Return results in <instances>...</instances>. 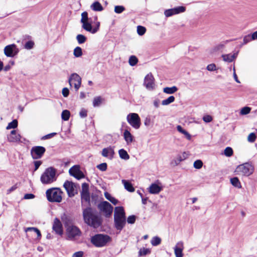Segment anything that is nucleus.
Wrapping results in <instances>:
<instances>
[{"label":"nucleus","mask_w":257,"mask_h":257,"mask_svg":"<svg viewBox=\"0 0 257 257\" xmlns=\"http://www.w3.org/2000/svg\"><path fill=\"white\" fill-rule=\"evenodd\" d=\"M102 102V98L100 96L95 97L93 99V105L94 107L99 106Z\"/></svg>","instance_id":"38"},{"label":"nucleus","mask_w":257,"mask_h":257,"mask_svg":"<svg viewBox=\"0 0 257 257\" xmlns=\"http://www.w3.org/2000/svg\"><path fill=\"white\" fill-rule=\"evenodd\" d=\"M63 186L66 190L69 197H73L76 193V192H75L76 185L72 182L66 181L65 182Z\"/></svg>","instance_id":"14"},{"label":"nucleus","mask_w":257,"mask_h":257,"mask_svg":"<svg viewBox=\"0 0 257 257\" xmlns=\"http://www.w3.org/2000/svg\"><path fill=\"white\" fill-rule=\"evenodd\" d=\"M203 120L206 122H210L212 120V117L209 115H206L203 116Z\"/></svg>","instance_id":"59"},{"label":"nucleus","mask_w":257,"mask_h":257,"mask_svg":"<svg viewBox=\"0 0 257 257\" xmlns=\"http://www.w3.org/2000/svg\"><path fill=\"white\" fill-rule=\"evenodd\" d=\"M253 171V166L248 163H245L238 165L235 170V172L237 174L246 176H248L252 174Z\"/></svg>","instance_id":"6"},{"label":"nucleus","mask_w":257,"mask_h":257,"mask_svg":"<svg viewBox=\"0 0 257 257\" xmlns=\"http://www.w3.org/2000/svg\"><path fill=\"white\" fill-rule=\"evenodd\" d=\"M155 79L151 73L146 75L144 79V84L148 90H153L155 86Z\"/></svg>","instance_id":"15"},{"label":"nucleus","mask_w":257,"mask_h":257,"mask_svg":"<svg viewBox=\"0 0 257 257\" xmlns=\"http://www.w3.org/2000/svg\"><path fill=\"white\" fill-rule=\"evenodd\" d=\"M114 154V150L111 147L103 149L101 152L103 157L108 158L110 160L112 159Z\"/></svg>","instance_id":"19"},{"label":"nucleus","mask_w":257,"mask_h":257,"mask_svg":"<svg viewBox=\"0 0 257 257\" xmlns=\"http://www.w3.org/2000/svg\"><path fill=\"white\" fill-rule=\"evenodd\" d=\"M81 198L82 200L85 202H89L90 201V194L89 193H81Z\"/></svg>","instance_id":"42"},{"label":"nucleus","mask_w":257,"mask_h":257,"mask_svg":"<svg viewBox=\"0 0 257 257\" xmlns=\"http://www.w3.org/2000/svg\"><path fill=\"white\" fill-rule=\"evenodd\" d=\"M21 135L17 134L16 130L12 131L10 134L8 136V140L11 143L23 142V141H21Z\"/></svg>","instance_id":"17"},{"label":"nucleus","mask_w":257,"mask_h":257,"mask_svg":"<svg viewBox=\"0 0 257 257\" xmlns=\"http://www.w3.org/2000/svg\"><path fill=\"white\" fill-rule=\"evenodd\" d=\"M79 115L81 118L86 117L87 116V111L84 108H82L79 112Z\"/></svg>","instance_id":"56"},{"label":"nucleus","mask_w":257,"mask_h":257,"mask_svg":"<svg viewBox=\"0 0 257 257\" xmlns=\"http://www.w3.org/2000/svg\"><path fill=\"white\" fill-rule=\"evenodd\" d=\"M183 243L178 242L174 247V252L176 257H183Z\"/></svg>","instance_id":"20"},{"label":"nucleus","mask_w":257,"mask_h":257,"mask_svg":"<svg viewBox=\"0 0 257 257\" xmlns=\"http://www.w3.org/2000/svg\"><path fill=\"white\" fill-rule=\"evenodd\" d=\"M62 192L58 188H52L46 191V195L47 200L51 202H61Z\"/></svg>","instance_id":"4"},{"label":"nucleus","mask_w":257,"mask_h":257,"mask_svg":"<svg viewBox=\"0 0 257 257\" xmlns=\"http://www.w3.org/2000/svg\"><path fill=\"white\" fill-rule=\"evenodd\" d=\"M56 134H57L56 133H50L49 134L46 135L42 137L41 138V140H47V139H50L54 137L55 136H56Z\"/></svg>","instance_id":"54"},{"label":"nucleus","mask_w":257,"mask_h":257,"mask_svg":"<svg viewBox=\"0 0 257 257\" xmlns=\"http://www.w3.org/2000/svg\"><path fill=\"white\" fill-rule=\"evenodd\" d=\"M88 20V13L86 12H84L81 14V23H83L85 22H87Z\"/></svg>","instance_id":"50"},{"label":"nucleus","mask_w":257,"mask_h":257,"mask_svg":"<svg viewBox=\"0 0 257 257\" xmlns=\"http://www.w3.org/2000/svg\"><path fill=\"white\" fill-rule=\"evenodd\" d=\"M136 217L135 215L129 216L127 218V222L130 224H134L135 222Z\"/></svg>","instance_id":"55"},{"label":"nucleus","mask_w":257,"mask_h":257,"mask_svg":"<svg viewBox=\"0 0 257 257\" xmlns=\"http://www.w3.org/2000/svg\"><path fill=\"white\" fill-rule=\"evenodd\" d=\"M146 31V29L144 27L142 26H138L137 27V32L139 35H143L145 33Z\"/></svg>","instance_id":"43"},{"label":"nucleus","mask_w":257,"mask_h":257,"mask_svg":"<svg viewBox=\"0 0 257 257\" xmlns=\"http://www.w3.org/2000/svg\"><path fill=\"white\" fill-rule=\"evenodd\" d=\"M86 37L82 34H78L76 36V40L79 44L84 43L86 41Z\"/></svg>","instance_id":"37"},{"label":"nucleus","mask_w":257,"mask_h":257,"mask_svg":"<svg viewBox=\"0 0 257 257\" xmlns=\"http://www.w3.org/2000/svg\"><path fill=\"white\" fill-rule=\"evenodd\" d=\"M178 90V88L175 86H172L171 87H166L164 88L163 92L167 94H173Z\"/></svg>","instance_id":"27"},{"label":"nucleus","mask_w":257,"mask_h":257,"mask_svg":"<svg viewBox=\"0 0 257 257\" xmlns=\"http://www.w3.org/2000/svg\"><path fill=\"white\" fill-rule=\"evenodd\" d=\"M62 221L67 228L68 226L70 225H73V220L69 216H66L64 217L63 218H62Z\"/></svg>","instance_id":"30"},{"label":"nucleus","mask_w":257,"mask_h":257,"mask_svg":"<svg viewBox=\"0 0 257 257\" xmlns=\"http://www.w3.org/2000/svg\"><path fill=\"white\" fill-rule=\"evenodd\" d=\"M184 158H183L181 155H178L176 158L172 162V164H174L175 166L178 165L181 161L184 160Z\"/></svg>","instance_id":"49"},{"label":"nucleus","mask_w":257,"mask_h":257,"mask_svg":"<svg viewBox=\"0 0 257 257\" xmlns=\"http://www.w3.org/2000/svg\"><path fill=\"white\" fill-rule=\"evenodd\" d=\"M35 197V195L31 193L26 194L24 195V198L25 199H33Z\"/></svg>","instance_id":"61"},{"label":"nucleus","mask_w":257,"mask_h":257,"mask_svg":"<svg viewBox=\"0 0 257 257\" xmlns=\"http://www.w3.org/2000/svg\"><path fill=\"white\" fill-rule=\"evenodd\" d=\"M128 123L135 129H139L141 125V118L138 114L130 113L126 116Z\"/></svg>","instance_id":"8"},{"label":"nucleus","mask_w":257,"mask_h":257,"mask_svg":"<svg viewBox=\"0 0 257 257\" xmlns=\"http://www.w3.org/2000/svg\"><path fill=\"white\" fill-rule=\"evenodd\" d=\"M203 163L202 161L197 160L194 162L193 166L195 169H199L202 168Z\"/></svg>","instance_id":"47"},{"label":"nucleus","mask_w":257,"mask_h":257,"mask_svg":"<svg viewBox=\"0 0 257 257\" xmlns=\"http://www.w3.org/2000/svg\"><path fill=\"white\" fill-rule=\"evenodd\" d=\"M34 42L32 41H28L24 45V48L27 50H30L34 47Z\"/></svg>","instance_id":"46"},{"label":"nucleus","mask_w":257,"mask_h":257,"mask_svg":"<svg viewBox=\"0 0 257 257\" xmlns=\"http://www.w3.org/2000/svg\"><path fill=\"white\" fill-rule=\"evenodd\" d=\"M119 157L123 160H127L130 159V156L127 152L123 149H121L118 151Z\"/></svg>","instance_id":"26"},{"label":"nucleus","mask_w":257,"mask_h":257,"mask_svg":"<svg viewBox=\"0 0 257 257\" xmlns=\"http://www.w3.org/2000/svg\"><path fill=\"white\" fill-rule=\"evenodd\" d=\"M69 173L71 176L78 180L84 178V175L80 170L79 165L73 166L69 169Z\"/></svg>","instance_id":"12"},{"label":"nucleus","mask_w":257,"mask_h":257,"mask_svg":"<svg viewBox=\"0 0 257 257\" xmlns=\"http://www.w3.org/2000/svg\"><path fill=\"white\" fill-rule=\"evenodd\" d=\"M185 11V7L179 6L173 9H168L165 11L164 15L166 17H171L174 15L183 13Z\"/></svg>","instance_id":"16"},{"label":"nucleus","mask_w":257,"mask_h":257,"mask_svg":"<svg viewBox=\"0 0 257 257\" xmlns=\"http://www.w3.org/2000/svg\"><path fill=\"white\" fill-rule=\"evenodd\" d=\"M251 40H252V39H251V36L249 35H246V36H244L243 38V43L242 45H245V44H247V43L249 42Z\"/></svg>","instance_id":"57"},{"label":"nucleus","mask_w":257,"mask_h":257,"mask_svg":"<svg viewBox=\"0 0 257 257\" xmlns=\"http://www.w3.org/2000/svg\"><path fill=\"white\" fill-rule=\"evenodd\" d=\"M83 255V252L82 251H79L75 252L72 255V257H82Z\"/></svg>","instance_id":"62"},{"label":"nucleus","mask_w":257,"mask_h":257,"mask_svg":"<svg viewBox=\"0 0 257 257\" xmlns=\"http://www.w3.org/2000/svg\"><path fill=\"white\" fill-rule=\"evenodd\" d=\"M66 230L68 237L71 239H73L77 236H80L81 233L78 227L74 225L68 226Z\"/></svg>","instance_id":"11"},{"label":"nucleus","mask_w":257,"mask_h":257,"mask_svg":"<svg viewBox=\"0 0 257 257\" xmlns=\"http://www.w3.org/2000/svg\"><path fill=\"white\" fill-rule=\"evenodd\" d=\"M124 188L130 192H133L135 191V188L133 186L132 183L125 180H122Z\"/></svg>","instance_id":"24"},{"label":"nucleus","mask_w":257,"mask_h":257,"mask_svg":"<svg viewBox=\"0 0 257 257\" xmlns=\"http://www.w3.org/2000/svg\"><path fill=\"white\" fill-rule=\"evenodd\" d=\"M104 196L106 198V199L109 200L111 203H112L114 205H116L118 202L116 199L112 197L111 195L107 192H105L104 193Z\"/></svg>","instance_id":"28"},{"label":"nucleus","mask_w":257,"mask_h":257,"mask_svg":"<svg viewBox=\"0 0 257 257\" xmlns=\"http://www.w3.org/2000/svg\"><path fill=\"white\" fill-rule=\"evenodd\" d=\"M19 52V49L15 44L6 46L4 48V54L9 57H13Z\"/></svg>","instance_id":"10"},{"label":"nucleus","mask_w":257,"mask_h":257,"mask_svg":"<svg viewBox=\"0 0 257 257\" xmlns=\"http://www.w3.org/2000/svg\"><path fill=\"white\" fill-rule=\"evenodd\" d=\"M70 112L68 110H64L62 112L61 117L64 121H67L69 119Z\"/></svg>","instance_id":"35"},{"label":"nucleus","mask_w":257,"mask_h":257,"mask_svg":"<svg viewBox=\"0 0 257 257\" xmlns=\"http://www.w3.org/2000/svg\"><path fill=\"white\" fill-rule=\"evenodd\" d=\"M82 28L85 30V31L90 32L91 34H93V28L92 25L90 23L87 22H85L82 23Z\"/></svg>","instance_id":"25"},{"label":"nucleus","mask_w":257,"mask_h":257,"mask_svg":"<svg viewBox=\"0 0 257 257\" xmlns=\"http://www.w3.org/2000/svg\"><path fill=\"white\" fill-rule=\"evenodd\" d=\"M107 164L103 163L97 166V168L101 171H105L107 169Z\"/></svg>","instance_id":"51"},{"label":"nucleus","mask_w":257,"mask_h":257,"mask_svg":"<svg viewBox=\"0 0 257 257\" xmlns=\"http://www.w3.org/2000/svg\"><path fill=\"white\" fill-rule=\"evenodd\" d=\"M175 97L174 96H170L168 98L163 100L162 101L163 105H168L175 101Z\"/></svg>","instance_id":"33"},{"label":"nucleus","mask_w":257,"mask_h":257,"mask_svg":"<svg viewBox=\"0 0 257 257\" xmlns=\"http://www.w3.org/2000/svg\"><path fill=\"white\" fill-rule=\"evenodd\" d=\"M231 184L235 187L240 188L241 187L240 182L237 177H233L230 179Z\"/></svg>","instance_id":"32"},{"label":"nucleus","mask_w":257,"mask_h":257,"mask_svg":"<svg viewBox=\"0 0 257 257\" xmlns=\"http://www.w3.org/2000/svg\"><path fill=\"white\" fill-rule=\"evenodd\" d=\"M149 253H150V250L149 248H143L139 251L140 255H145Z\"/></svg>","instance_id":"53"},{"label":"nucleus","mask_w":257,"mask_h":257,"mask_svg":"<svg viewBox=\"0 0 257 257\" xmlns=\"http://www.w3.org/2000/svg\"><path fill=\"white\" fill-rule=\"evenodd\" d=\"M224 154L226 157H231L233 154V150L230 147H227L225 149L224 151Z\"/></svg>","instance_id":"41"},{"label":"nucleus","mask_w":257,"mask_h":257,"mask_svg":"<svg viewBox=\"0 0 257 257\" xmlns=\"http://www.w3.org/2000/svg\"><path fill=\"white\" fill-rule=\"evenodd\" d=\"M91 9L96 12H100L103 10V8L100 3L98 2H94L91 6Z\"/></svg>","instance_id":"23"},{"label":"nucleus","mask_w":257,"mask_h":257,"mask_svg":"<svg viewBox=\"0 0 257 257\" xmlns=\"http://www.w3.org/2000/svg\"><path fill=\"white\" fill-rule=\"evenodd\" d=\"M111 240V238L108 235L97 234L92 236L91 242L96 247H103Z\"/></svg>","instance_id":"5"},{"label":"nucleus","mask_w":257,"mask_h":257,"mask_svg":"<svg viewBox=\"0 0 257 257\" xmlns=\"http://www.w3.org/2000/svg\"><path fill=\"white\" fill-rule=\"evenodd\" d=\"M42 164V162L41 161H37L34 162L35 165V171H36L40 165Z\"/></svg>","instance_id":"63"},{"label":"nucleus","mask_w":257,"mask_h":257,"mask_svg":"<svg viewBox=\"0 0 257 257\" xmlns=\"http://www.w3.org/2000/svg\"><path fill=\"white\" fill-rule=\"evenodd\" d=\"M73 54L75 57H80L82 55V50L81 47H76L73 51Z\"/></svg>","instance_id":"36"},{"label":"nucleus","mask_w":257,"mask_h":257,"mask_svg":"<svg viewBox=\"0 0 257 257\" xmlns=\"http://www.w3.org/2000/svg\"><path fill=\"white\" fill-rule=\"evenodd\" d=\"M250 110L251 109L249 107H244L241 109L240 113L242 115L247 114L250 112Z\"/></svg>","instance_id":"52"},{"label":"nucleus","mask_w":257,"mask_h":257,"mask_svg":"<svg viewBox=\"0 0 257 257\" xmlns=\"http://www.w3.org/2000/svg\"><path fill=\"white\" fill-rule=\"evenodd\" d=\"M114 226L118 230L121 231L126 223L125 212L123 207H115L114 212Z\"/></svg>","instance_id":"2"},{"label":"nucleus","mask_w":257,"mask_h":257,"mask_svg":"<svg viewBox=\"0 0 257 257\" xmlns=\"http://www.w3.org/2000/svg\"><path fill=\"white\" fill-rule=\"evenodd\" d=\"M89 192V185L86 183H83L82 184V190L81 193H85Z\"/></svg>","instance_id":"45"},{"label":"nucleus","mask_w":257,"mask_h":257,"mask_svg":"<svg viewBox=\"0 0 257 257\" xmlns=\"http://www.w3.org/2000/svg\"><path fill=\"white\" fill-rule=\"evenodd\" d=\"M256 135L254 133H250L247 137V141L249 143H253L256 139Z\"/></svg>","instance_id":"48"},{"label":"nucleus","mask_w":257,"mask_h":257,"mask_svg":"<svg viewBox=\"0 0 257 257\" xmlns=\"http://www.w3.org/2000/svg\"><path fill=\"white\" fill-rule=\"evenodd\" d=\"M62 93L63 96L66 97L68 96L69 94V90L67 88L65 87L62 89Z\"/></svg>","instance_id":"60"},{"label":"nucleus","mask_w":257,"mask_h":257,"mask_svg":"<svg viewBox=\"0 0 257 257\" xmlns=\"http://www.w3.org/2000/svg\"><path fill=\"white\" fill-rule=\"evenodd\" d=\"M138 59L136 56L132 55L130 57L128 63L131 66H135L138 63Z\"/></svg>","instance_id":"34"},{"label":"nucleus","mask_w":257,"mask_h":257,"mask_svg":"<svg viewBox=\"0 0 257 257\" xmlns=\"http://www.w3.org/2000/svg\"><path fill=\"white\" fill-rule=\"evenodd\" d=\"M18 126V121L16 119L13 120L11 122L9 123L8 126L6 128L7 130H10L11 128H15Z\"/></svg>","instance_id":"39"},{"label":"nucleus","mask_w":257,"mask_h":257,"mask_svg":"<svg viewBox=\"0 0 257 257\" xmlns=\"http://www.w3.org/2000/svg\"><path fill=\"white\" fill-rule=\"evenodd\" d=\"M69 83L70 85L71 86V82L74 81V88L76 90V91H77L79 88H80L81 84V78L80 77V76L77 74V73H72L69 79H68Z\"/></svg>","instance_id":"13"},{"label":"nucleus","mask_w":257,"mask_h":257,"mask_svg":"<svg viewBox=\"0 0 257 257\" xmlns=\"http://www.w3.org/2000/svg\"><path fill=\"white\" fill-rule=\"evenodd\" d=\"M125 10V8L122 6H116L114 7V12L116 14H120Z\"/></svg>","instance_id":"44"},{"label":"nucleus","mask_w":257,"mask_h":257,"mask_svg":"<svg viewBox=\"0 0 257 257\" xmlns=\"http://www.w3.org/2000/svg\"><path fill=\"white\" fill-rule=\"evenodd\" d=\"M235 54H226V55H223L222 58L224 61L228 62H231L233 61V60L235 58Z\"/></svg>","instance_id":"29"},{"label":"nucleus","mask_w":257,"mask_h":257,"mask_svg":"<svg viewBox=\"0 0 257 257\" xmlns=\"http://www.w3.org/2000/svg\"><path fill=\"white\" fill-rule=\"evenodd\" d=\"M46 151V149L42 146L33 147L31 150L32 157L34 159H40Z\"/></svg>","instance_id":"9"},{"label":"nucleus","mask_w":257,"mask_h":257,"mask_svg":"<svg viewBox=\"0 0 257 257\" xmlns=\"http://www.w3.org/2000/svg\"><path fill=\"white\" fill-rule=\"evenodd\" d=\"M53 229L55 232L59 234H63L62 225L60 221L57 218H55L53 225Z\"/></svg>","instance_id":"18"},{"label":"nucleus","mask_w":257,"mask_h":257,"mask_svg":"<svg viewBox=\"0 0 257 257\" xmlns=\"http://www.w3.org/2000/svg\"><path fill=\"white\" fill-rule=\"evenodd\" d=\"M162 190L161 187L155 183H153L150 186L149 191L151 194H158Z\"/></svg>","instance_id":"22"},{"label":"nucleus","mask_w":257,"mask_h":257,"mask_svg":"<svg viewBox=\"0 0 257 257\" xmlns=\"http://www.w3.org/2000/svg\"><path fill=\"white\" fill-rule=\"evenodd\" d=\"M56 170L53 167H49L42 174L40 180L43 184H51L56 180Z\"/></svg>","instance_id":"3"},{"label":"nucleus","mask_w":257,"mask_h":257,"mask_svg":"<svg viewBox=\"0 0 257 257\" xmlns=\"http://www.w3.org/2000/svg\"><path fill=\"white\" fill-rule=\"evenodd\" d=\"M161 239L158 236L154 237L151 240V243L153 246H157L161 243Z\"/></svg>","instance_id":"40"},{"label":"nucleus","mask_w":257,"mask_h":257,"mask_svg":"<svg viewBox=\"0 0 257 257\" xmlns=\"http://www.w3.org/2000/svg\"><path fill=\"white\" fill-rule=\"evenodd\" d=\"M25 231L26 232L34 231V232H35V233H37V238L38 239H40L41 237V232H40V231L37 228L33 227H28V228L25 229Z\"/></svg>","instance_id":"31"},{"label":"nucleus","mask_w":257,"mask_h":257,"mask_svg":"<svg viewBox=\"0 0 257 257\" xmlns=\"http://www.w3.org/2000/svg\"><path fill=\"white\" fill-rule=\"evenodd\" d=\"M99 212L106 218L109 217L113 211L112 206L107 201H103L97 205Z\"/></svg>","instance_id":"7"},{"label":"nucleus","mask_w":257,"mask_h":257,"mask_svg":"<svg viewBox=\"0 0 257 257\" xmlns=\"http://www.w3.org/2000/svg\"><path fill=\"white\" fill-rule=\"evenodd\" d=\"M100 22H97L96 24V26L93 28V34L96 33L99 29Z\"/></svg>","instance_id":"64"},{"label":"nucleus","mask_w":257,"mask_h":257,"mask_svg":"<svg viewBox=\"0 0 257 257\" xmlns=\"http://www.w3.org/2000/svg\"><path fill=\"white\" fill-rule=\"evenodd\" d=\"M216 66L215 64L212 63V64H209L207 66L206 69L208 71H214L216 70Z\"/></svg>","instance_id":"58"},{"label":"nucleus","mask_w":257,"mask_h":257,"mask_svg":"<svg viewBox=\"0 0 257 257\" xmlns=\"http://www.w3.org/2000/svg\"><path fill=\"white\" fill-rule=\"evenodd\" d=\"M84 222L94 228H97L102 225V218L94 213L91 207H87L83 211Z\"/></svg>","instance_id":"1"},{"label":"nucleus","mask_w":257,"mask_h":257,"mask_svg":"<svg viewBox=\"0 0 257 257\" xmlns=\"http://www.w3.org/2000/svg\"><path fill=\"white\" fill-rule=\"evenodd\" d=\"M123 138L127 145L131 144L134 141V137L127 130H124L123 132Z\"/></svg>","instance_id":"21"}]
</instances>
